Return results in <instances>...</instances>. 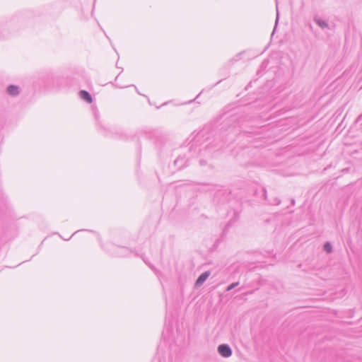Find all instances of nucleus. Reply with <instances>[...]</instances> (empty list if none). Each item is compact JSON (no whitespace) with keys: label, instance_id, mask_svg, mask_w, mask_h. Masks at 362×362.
Returning <instances> with one entry per match:
<instances>
[{"label":"nucleus","instance_id":"nucleus-3","mask_svg":"<svg viewBox=\"0 0 362 362\" xmlns=\"http://www.w3.org/2000/svg\"><path fill=\"white\" fill-rule=\"evenodd\" d=\"M80 97L86 100V102H88V103H91L93 100H92V98L90 96V95L86 90H81L80 91Z\"/></svg>","mask_w":362,"mask_h":362},{"label":"nucleus","instance_id":"nucleus-6","mask_svg":"<svg viewBox=\"0 0 362 362\" xmlns=\"http://www.w3.org/2000/svg\"><path fill=\"white\" fill-rule=\"evenodd\" d=\"M239 284L238 282H235V283H233L231 284L228 288H227V291H230L232 290L233 288H234L235 287H236Z\"/></svg>","mask_w":362,"mask_h":362},{"label":"nucleus","instance_id":"nucleus-5","mask_svg":"<svg viewBox=\"0 0 362 362\" xmlns=\"http://www.w3.org/2000/svg\"><path fill=\"white\" fill-rule=\"evenodd\" d=\"M324 250L327 253L332 252V245L329 242L325 243V245H324Z\"/></svg>","mask_w":362,"mask_h":362},{"label":"nucleus","instance_id":"nucleus-9","mask_svg":"<svg viewBox=\"0 0 362 362\" xmlns=\"http://www.w3.org/2000/svg\"><path fill=\"white\" fill-rule=\"evenodd\" d=\"M264 198L267 199V193H266V192H264Z\"/></svg>","mask_w":362,"mask_h":362},{"label":"nucleus","instance_id":"nucleus-4","mask_svg":"<svg viewBox=\"0 0 362 362\" xmlns=\"http://www.w3.org/2000/svg\"><path fill=\"white\" fill-rule=\"evenodd\" d=\"M7 91L10 95H16L18 93V88L15 86H10L7 88Z\"/></svg>","mask_w":362,"mask_h":362},{"label":"nucleus","instance_id":"nucleus-8","mask_svg":"<svg viewBox=\"0 0 362 362\" xmlns=\"http://www.w3.org/2000/svg\"><path fill=\"white\" fill-rule=\"evenodd\" d=\"M210 275V272H205V281L206 280V279Z\"/></svg>","mask_w":362,"mask_h":362},{"label":"nucleus","instance_id":"nucleus-2","mask_svg":"<svg viewBox=\"0 0 362 362\" xmlns=\"http://www.w3.org/2000/svg\"><path fill=\"white\" fill-rule=\"evenodd\" d=\"M314 21L316 23V24L320 26L321 28H328L329 24L326 21L322 20L321 18L318 16L314 17Z\"/></svg>","mask_w":362,"mask_h":362},{"label":"nucleus","instance_id":"nucleus-7","mask_svg":"<svg viewBox=\"0 0 362 362\" xmlns=\"http://www.w3.org/2000/svg\"><path fill=\"white\" fill-rule=\"evenodd\" d=\"M203 279H204V275L202 274V275H201V276L198 278V279H197V284H201V283H202V281Z\"/></svg>","mask_w":362,"mask_h":362},{"label":"nucleus","instance_id":"nucleus-1","mask_svg":"<svg viewBox=\"0 0 362 362\" xmlns=\"http://www.w3.org/2000/svg\"><path fill=\"white\" fill-rule=\"evenodd\" d=\"M218 352L221 356L224 358L230 357L233 353L231 348L226 344L219 345L218 346Z\"/></svg>","mask_w":362,"mask_h":362}]
</instances>
